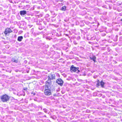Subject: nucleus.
Instances as JSON below:
<instances>
[{
	"instance_id": "f257e3e1",
	"label": "nucleus",
	"mask_w": 122,
	"mask_h": 122,
	"mask_svg": "<svg viewBox=\"0 0 122 122\" xmlns=\"http://www.w3.org/2000/svg\"><path fill=\"white\" fill-rule=\"evenodd\" d=\"M51 81L50 80H48L46 82L45 88L47 89H51Z\"/></svg>"
},
{
	"instance_id": "f03ea898",
	"label": "nucleus",
	"mask_w": 122,
	"mask_h": 122,
	"mask_svg": "<svg viewBox=\"0 0 122 122\" xmlns=\"http://www.w3.org/2000/svg\"><path fill=\"white\" fill-rule=\"evenodd\" d=\"M1 99L3 102H6L9 100V98L7 95H5L1 97Z\"/></svg>"
},
{
	"instance_id": "7ed1b4c3",
	"label": "nucleus",
	"mask_w": 122,
	"mask_h": 122,
	"mask_svg": "<svg viewBox=\"0 0 122 122\" xmlns=\"http://www.w3.org/2000/svg\"><path fill=\"white\" fill-rule=\"evenodd\" d=\"M79 68L77 67V68L74 67L73 65H72L70 68V70L71 72L73 71L75 72L77 71V72H80V71L78 69Z\"/></svg>"
},
{
	"instance_id": "20e7f679",
	"label": "nucleus",
	"mask_w": 122,
	"mask_h": 122,
	"mask_svg": "<svg viewBox=\"0 0 122 122\" xmlns=\"http://www.w3.org/2000/svg\"><path fill=\"white\" fill-rule=\"evenodd\" d=\"M44 93L47 96L50 95L51 94V89L45 88Z\"/></svg>"
},
{
	"instance_id": "39448f33",
	"label": "nucleus",
	"mask_w": 122,
	"mask_h": 122,
	"mask_svg": "<svg viewBox=\"0 0 122 122\" xmlns=\"http://www.w3.org/2000/svg\"><path fill=\"white\" fill-rule=\"evenodd\" d=\"M56 82L61 86H62L63 83V81L61 78H59L57 79Z\"/></svg>"
},
{
	"instance_id": "423d86ee",
	"label": "nucleus",
	"mask_w": 122,
	"mask_h": 122,
	"mask_svg": "<svg viewBox=\"0 0 122 122\" xmlns=\"http://www.w3.org/2000/svg\"><path fill=\"white\" fill-rule=\"evenodd\" d=\"M55 74H51L49 75L47 77L50 80L51 79H55Z\"/></svg>"
},
{
	"instance_id": "0eeeda50",
	"label": "nucleus",
	"mask_w": 122,
	"mask_h": 122,
	"mask_svg": "<svg viewBox=\"0 0 122 122\" xmlns=\"http://www.w3.org/2000/svg\"><path fill=\"white\" fill-rule=\"evenodd\" d=\"M12 32V31L10 28L6 29L4 32V33L6 35H8L10 33Z\"/></svg>"
},
{
	"instance_id": "6e6552de",
	"label": "nucleus",
	"mask_w": 122,
	"mask_h": 122,
	"mask_svg": "<svg viewBox=\"0 0 122 122\" xmlns=\"http://www.w3.org/2000/svg\"><path fill=\"white\" fill-rule=\"evenodd\" d=\"M26 14V11L25 10H21L20 11V14L21 15H24Z\"/></svg>"
},
{
	"instance_id": "1a4fd4ad",
	"label": "nucleus",
	"mask_w": 122,
	"mask_h": 122,
	"mask_svg": "<svg viewBox=\"0 0 122 122\" xmlns=\"http://www.w3.org/2000/svg\"><path fill=\"white\" fill-rule=\"evenodd\" d=\"M66 6H64L62 7L61 10L63 11H65L66 10Z\"/></svg>"
},
{
	"instance_id": "9d476101",
	"label": "nucleus",
	"mask_w": 122,
	"mask_h": 122,
	"mask_svg": "<svg viewBox=\"0 0 122 122\" xmlns=\"http://www.w3.org/2000/svg\"><path fill=\"white\" fill-rule=\"evenodd\" d=\"M23 38V37L22 36H20L18 37L17 40L19 41H22V40Z\"/></svg>"
},
{
	"instance_id": "9b49d317",
	"label": "nucleus",
	"mask_w": 122,
	"mask_h": 122,
	"mask_svg": "<svg viewBox=\"0 0 122 122\" xmlns=\"http://www.w3.org/2000/svg\"><path fill=\"white\" fill-rule=\"evenodd\" d=\"M100 84L102 87H103L104 84V83L102 81L100 82Z\"/></svg>"
},
{
	"instance_id": "f8f14e48",
	"label": "nucleus",
	"mask_w": 122,
	"mask_h": 122,
	"mask_svg": "<svg viewBox=\"0 0 122 122\" xmlns=\"http://www.w3.org/2000/svg\"><path fill=\"white\" fill-rule=\"evenodd\" d=\"M91 59L94 62L95 61L96 58L95 56H93L92 58H91Z\"/></svg>"
},
{
	"instance_id": "ddd939ff",
	"label": "nucleus",
	"mask_w": 122,
	"mask_h": 122,
	"mask_svg": "<svg viewBox=\"0 0 122 122\" xmlns=\"http://www.w3.org/2000/svg\"><path fill=\"white\" fill-rule=\"evenodd\" d=\"M99 84H100L99 83H98L97 84V86H99Z\"/></svg>"
},
{
	"instance_id": "4468645a",
	"label": "nucleus",
	"mask_w": 122,
	"mask_h": 122,
	"mask_svg": "<svg viewBox=\"0 0 122 122\" xmlns=\"http://www.w3.org/2000/svg\"><path fill=\"white\" fill-rule=\"evenodd\" d=\"M14 62H17V60H15L14 61Z\"/></svg>"
},
{
	"instance_id": "2eb2a0df",
	"label": "nucleus",
	"mask_w": 122,
	"mask_h": 122,
	"mask_svg": "<svg viewBox=\"0 0 122 122\" xmlns=\"http://www.w3.org/2000/svg\"><path fill=\"white\" fill-rule=\"evenodd\" d=\"M27 88H24V90H27Z\"/></svg>"
},
{
	"instance_id": "dca6fc26",
	"label": "nucleus",
	"mask_w": 122,
	"mask_h": 122,
	"mask_svg": "<svg viewBox=\"0 0 122 122\" xmlns=\"http://www.w3.org/2000/svg\"><path fill=\"white\" fill-rule=\"evenodd\" d=\"M121 21H122V19H121Z\"/></svg>"
},
{
	"instance_id": "f3484780",
	"label": "nucleus",
	"mask_w": 122,
	"mask_h": 122,
	"mask_svg": "<svg viewBox=\"0 0 122 122\" xmlns=\"http://www.w3.org/2000/svg\"><path fill=\"white\" fill-rule=\"evenodd\" d=\"M98 25H99V23H98Z\"/></svg>"
}]
</instances>
